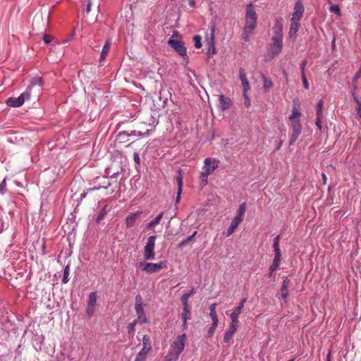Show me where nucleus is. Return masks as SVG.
Masks as SVG:
<instances>
[{
  "label": "nucleus",
  "mask_w": 361,
  "mask_h": 361,
  "mask_svg": "<svg viewBox=\"0 0 361 361\" xmlns=\"http://www.w3.org/2000/svg\"><path fill=\"white\" fill-rule=\"evenodd\" d=\"M69 272H70V267L68 265H67L65 267L64 271H63V277L62 279V282L63 283H66L68 281Z\"/></svg>",
  "instance_id": "nucleus-37"
},
{
  "label": "nucleus",
  "mask_w": 361,
  "mask_h": 361,
  "mask_svg": "<svg viewBox=\"0 0 361 361\" xmlns=\"http://www.w3.org/2000/svg\"><path fill=\"white\" fill-rule=\"evenodd\" d=\"M189 4L190 6L194 7L195 5V2L193 0H192L189 2Z\"/></svg>",
  "instance_id": "nucleus-64"
},
{
  "label": "nucleus",
  "mask_w": 361,
  "mask_h": 361,
  "mask_svg": "<svg viewBox=\"0 0 361 361\" xmlns=\"http://www.w3.org/2000/svg\"><path fill=\"white\" fill-rule=\"evenodd\" d=\"M194 293H195V291H194V289L192 288L188 293H185L184 295L188 296V298H190L194 294Z\"/></svg>",
  "instance_id": "nucleus-60"
},
{
  "label": "nucleus",
  "mask_w": 361,
  "mask_h": 361,
  "mask_svg": "<svg viewBox=\"0 0 361 361\" xmlns=\"http://www.w3.org/2000/svg\"><path fill=\"white\" fill-rule=\"evenodd\" d=\"M138 322H137L136 320H134L133 322H130L128 326V334L130 335H132L133 336L134 334H135V326L136 325V324Z\"/></svg>",
  "instance_id": "nucleus-39"
},
{
  "label": "nucleus",
  "mask_w": 361,
  "mask_h": 361,
  "mask_svg": "<svg viewBox=\"0 0 361 361\" xmlns=\"http://www.w3.org/2000/svg\"><path fill=\"white\" fill-rule=\"evenodd\" d=\"M30 99V87L23 92L18 97H9L6 100V104L12 107H19L22 106L26 100Z\"/></svg>",
  "instance_id": "nucleus-4"
},
{
  "label": "nucleus",
  "mask_w": 361,
  "mask_h": 361,
  "mask_svg": "<svg viewBox=\"0 0 361 361\" xmlns=\"http://www.w3.org/2000/svg\"><path fill=\"white\" fill-rule=\"evenodd\" d=\"M322 179H323L324 183V184H326V180H327L326 175V174H324V173H322Z\"/></svg>",
  "instance_id": "nucleus-62"
},
{
  "label": "nucleus",
  "mask_w": 361,
  "mask_h": 361,
  "mask_svg": "<svg viewBox=\"0 0 361 361\" xmlns=\"http://www.w3.org/2000/svg\"><path fill=\"white\" fill-rule=\"evenodd\" d=\"M219 106L222 111L228 109L232 104V100L222 94L219 96Z\"/></svg>",
  "instance_id": "nucleus-15"
},
{
  "label": "nucleus",
  "mask_w": 361,
  "mask_h": 361,
  "mask_svg": "<svg viewBox=\"0 0 361 361\" xmlns=\"http://www.w3.org/2000/svg\"><path fill=\"white\" fill-rule=\"evenodd\" d=\"M292 133L289 140V145H292L298 139L302 132V125H293L291 126Z\"/></svg>",
  "instance_id": "nucleus-12"
},
{
  "label": "nucleus",
  "mask_w": 361,
  "mask_h": 361,
  "mask_svg": "<svg viewBox=\"0 0 361 361\" xmlns=\"http://www.w3.org/2000/svg\"><path fill=\"white\" fill-rule=\"evenodd\" d=\"M290 284V281L286 278L283 281V283L281 288V291H286Z\"/></svg>",
  "instance_id": "nucleus-43"
},
{
  "label": "nucleus",
  "mask_w": 361,
  "mask_h": 361,
  "mask_svg": "<svg viewBox=\"0 0 361 361\" xmlns=\"http://www.w3.org/2000/svg\"><path fill=\"white\" fill-rule=\"evenodd\" d=\"M109 211H110V208L109 207V206L106 204L104 205V207L100 211V212L99 213V214L97 217V220H96L97 223H99L104 218V216L106 215V214Z\"/></svg>",
  "instance_id": "nucleus-27"
},
{
  "label": "nucleus",
  "mask_w": 361,
  "mask_h": 361,
  "mask_svg": "<svg viewBox=\"0 0 361 361\" xmlns=\"http://www.w3.org/2000/svg\"><path fill=\"white\" fill-rule=\"evenodd\" d=\"M257 14L252 3L246 6L245 16V24L243 29L242 39L245 42L250 41V37L257 26Z\"/></svg>",
  "instance_id": "nucleus-1"
},
{
  "label": "nucleus",
  "mask_w": 361,
  "mask_h": 361,
  "mask_svg": "<svg viewBox=\"0 0 361 361\" xmlns=\"http://www.w3.org/2000/svg\"><path fill=\"white\" fill-rule=\"evenodd\" d=\"M219 164V161L215 159L206 158L204 160V166L202 167V171L200 176L202 188L207 184L208 176L212 173L214 170L218 168Z\"/></svg>",
  "instance_id": "nucleus-2"
},
{
  "label": "nucleus",
  "mask_w": 361,
  "mask_h": 361,
  "mask_svg": "<svg viewBox=\"0 0 361 361\" xmlns=\"http://www.w3.org/2000/svg\"><path fill=\"white\" fill-rule=\"evenodd\" d=\"M245 212H246V205H245V203H242L240 207H239V209H238V214L237 216H235V217L238 219L240 221L242 222V221L243 220V218H244V216H245Z\"/></svg>",
  "instance_id": "nucleus-25"
},
{
  "label": "nucleus",
  "mask_w": 361,
  "mask_h": 361,
  "mask_svg": "<svg viewBox=\"0 0 361 361\" xmlns=\"http://www.w3.org/2000/svg\"><path fill=\"white\" fill-rule=\"evenodd\" d=\"M247 92H243V97H245V106L246 107H249L251 104L250 99L247 95Z\"/></svg>",
  "instance_id": "nucleus-46"
},
{
  "label": "nucleus",
  "mask_w": 361,
  "mask_h": 361,
  "mask_svg": "<svg viewBox=\"0 0 361 361\" xmlns=\"http://www.w3.org/2000/svg\"><path fill=\"white\" fill-rule=\"evenodd\" d=\"M142 346L152 349L151 340L148 335H145L142 337Z\"/></svg>",
  "instance_id": "nucleus-33"
},
{
  "label": "nucleus",
  "mask_w": 361,
  "mask_h": 361,
  "mask_svg": "<svg viewBox=\"0 0 361 361\" xmlns=\"http://www.w3.org/2000/svg\"><path fill=\"white\" fill-rule=\"evenodd\" d=\"M301 112L298 105L294 104L292 109V114L289 116V121L291 123V126L293 125H300V123Z\"/></svg>",
  "instance_id": "nucleus-10"
},
{
  "label": "nucleus",
  "mask_w": 361,
  "mask_h": 361,
  "mask_svg": "<svg viewBox=\"0 0 361 361\" xmlns=\"http://www.w3.org/2000/svg\"><path fill=\"white\" fill-rule=\"evenodd\" d=\"M109 49H110V42H109V40H106L103 48H102V51L100 58H99V61H102L103 60L105 59L106 56L109 54Z\"/></svg>",
  "instance_id": "nucleus-22"
},
{
  "label": "nucleus",
  "mask_w": 361,
  "mask_h": 361,
  "mask_svg": "<svg viewBox=\"0 0 361 361\" xmlns=\"http://www.w3.org/2000/svg\"><path fill=\"white\" fill-rule=\"evenodd\" d=\"M360 77H361V64H360L359 70L355 74V75L353 77V82H356L358 80V78H360Z\"/></svg>",
  "instance_id": "nucleus-53"
},
{
  "label": "nucleus",
  "mask_w": 361,
  "mask_h": 361,
  "mask_svg": "<svg viewBox=\"0 0 361 361\" xmlns=\"http://www.w3.org/2000/svg\"><path fill=\"white\" fill-rule=\"evenodd\" d=\"M110 185H111V183H110L109 182H108V181H107V182H106V183L104 185H103V186H98V187H96V186H95V187H94L93 188H91L90 190H99V189H101V188L106 189V188H108Z\"/></svg>",
  "instance_id": "nucleus-50"
},
{
  "label": "nucleus",
  "mask_w": 361,
  "mask_h": 361,
  "mask_svg": "<svg viewBox=\"0 0 361 361\" xmlns=\"http://www.w3.org/2000/svg\"><path fill=\"white\" fill-rule=\"evenodd\" d=\"M239 78L242 82L243 92H247L250 89V85L247 78L246 73L243 68H240L239 71Z\"/></svg>",
  "instance_id": "nucleus-13"
},
{
  "label": "nucleus",
  "mask_w": 361,
  "mask_h": 361,
  "mask_svg": "<svg viewBox=\"0 0 361 361\" xmlns=\"http://www.w3.org/2000/svg\"><path fill=\"white\" fill-rule=\"evenodd\" d=\"M97 302V293L96 292H92L89 294L87 305L91 306H95Z\"/></svg>",
  "instance_id": "nucleus-30"
},
{
  "label": "nucleus",
  "mask_w": 361,
  "mask_h": 361,
  "mask_svg": "<svg viewBox=\"0 0 361 361\" xmlns=\"http://www.w3.org/2000/svg\"><path fill=\"white\" fill-rule=\"evenodd\" d=\"M246 300H247L246 298H243V299H241V300L240 301V302H239L238 307H236V308L240 309V310H243Z\"/></svg>",
  "instance_id": "nucleus-52"
},
{
  "label": "nucleus",
  "mask_w": 361,
  "mask_h": 361,
  "mask_svg": "<svg viewBox=\"0 0 361 361\" xmlns=\"http://www.w3.org/2000/svg\"><path fill=\"white\" fill-rule=\"evenodd\" d=\"M91 9V3H89L87 6V13H89Z\"/></svg>",
  "instance_id": "nucleus-63"
},
{
  "label": "nucleus",
  "mask_w": 361,
  "mask_h": 361,
  "mask_svg": "<svg viewBox=\"0 0 361 361\" xmlns=\"http://www.w3.org/2000/svg\"><path fill=\"white\" fill-rule=\"evenodd\" d=\"M214 26L212 29V33H211V46L212 47V53L215 54V47L214 44Z\"/></svg>",
  "instance_id": "nucleus-48"
},
{
  "label": "nucleus",
  "mask_w": 361,
  "mask_h": 361,
  "mask_svg": "<svg viewBox=\"0 0 361 361\" xmlns=\"http://www.w3.org/2000/svg\"><path fill=\"white\" fill-rule=\"evenodd\" d=\"M142 214L141 211H137L134 213H131L129 214L126 219V227L130 228L133 226L135 223L137 217Z\"/></svg>",
  "instance_id": "nucleus-14"
},
{
  "label": "nucleus",
  "mask_w": 361,
  "mask_h": 361,
  "mask_svg": "<svg viewBox=\"0 0 361 361\" xmlns=\"http://www.w3.org/2000/svg\"><path fill=\"white\" fill-rule=\"evenodd\" d=\"M135 310L137 316L136 321L140 324L147 323L148 320L144 312L142 298L139 295L135 297Z\"/></svg>",
  "instance_id": "nucleus-6"
},
{
  "label": "nucleus",
  "mask_w": 361,
  "mask_h": 361,
  "mask_svg": "<svg viewBox=\"0 0 361 361\" xmlns=\"http://www.w3.org/2000/svg\"><path fill=\"white\" fill-rule=\"evenodd\" d=\"M163 212H161L158 216H157L154 219H153L148 224L147 228H153L157 225H158L161 221V219L163 217Z\"/></svg>",
  "instance_id": "nucleus-23"
},
{
  "label": "nucleus",
  "mask_w": 361,
  "mask_h": 361,
  "mask_svg": "<svg viewBox=\"0 0 361 361\" xmlns=\"http://www.w3.org/2000/svg\"><path fill=\"white\" fill-rule=\"evenodd\" d=\"M323 101L320 100L317 106V117H323Z\"/></svg>",
  "instance_id": "nucleus-34"
},
{
  "label": "nucleus",
  "mask_w": 361,
  "mask_h": 361,
  "mask_svg": "<svg viewBox=\"0 0 361 361\" xmlns=\"http://www.w3.org/2000/svg\"><path fill=\"white\" fill-rule=\"evenodd\" d=\"M136 135V131L134 130V131H132L130 134H128L127 132L126 131H123V132H121L119 133L118 135H117V137H116V140L118 141L119 142H126V139L128 138L130 135Z\"/></svg>",
  "instance_id": "nucleus-21"
},
{
  "label": "nucleus",
  "mask_w": 361,
  "mask_h": 361,
  "mask_svg": "<svg viewBox=\"0 0 361 361\" xmlns=\"http://www.w3.org/2000/svg\"><path fill=\"white\" fill-rule=\"evenodd\" d=\"M201 39L202 37L200 35H195L193 37V42L195 43V48L200 49L202 47Z\"/></svg>",
  "instance_id": "nucleus-38"
},
{
  "label": "nucleus",
  "mask_w": 361,
  "mask_h": 361,
  "mask_svg": "<svg viewBox=\"0 0 361 361\" xmlns=\"http://www.w3.org/2000/svg\"><path fill=\"white\" fill-rule=\"evenodd\" d=\"M151 350L152 349H150L149 348H147V347L145 348V347L142 346V349L138 353L137 355H140V356L147 358V355L151 351Z\"/></svg>",
  "instance_id": "nucleus-40"
},
{
  "label": "nucleus",
  "mask_w": 361,
  "mask_h": 361,
  "mask_svg": "<svg viewBox=\"0 0 361 361\" xmlns=\"http://www.w3.org/2000/svg\"><path fill=\"white\" fill-rule=\"evenodd\" d=\"M238 329V326H235L234 325H229V329L227 330L224 336V342L225 343H230V341L232 339L234 334L236 332Z\"/></svg>",
  "instance_id": "nucleus-16"
},
{
  "label": "nucleus",
  "mask_w": 361,
  "mask_h": 361,
  "mask_svg": "<svg viewBox=\"0 0 361 361\" xmlns=\"http://www.w3.org/2000/svg\"><path fill=\"white\" fill-rule=\"evenodd\" d=\"M307 65V61H303L300 64V69H301V75L305 74V68Z\"/></svg>",
  "instance_id": "nucleus-55"
},
{
  "label": "nucleus",
  "mask_w": 361,
  "mask_h": 361,
  "mask_svg": "<svg viewBox=\"0 0 361 361\" xmlns=\"http://www.w3.org/2000/svg\"><path fill=\"white\" fill-rule=\"evenodd\" d=\"M189 298L188 296H185L184 295L181 297L180 301L183 305V309H191L190 306L188 304Z\"/></svg>",
  "instance_id": "nucleus-36"
},
{
  "label": "nucleus",
  "mask_w": 361,
  "mask_h": 361,
  "mask_svg": "<svg viewBox=\"0 0 361 361\" xmlns=\"http://www.w3.org/2000/svg\"><path fill=\"white\" fill-rule=\"evenodd\" d=\"M295 11L293 13L291 20L299 21L304 13L305 8L301 1L298 0L296 1L294 7Z\"/></svg>",
  "instance_id": "nucleus-11"
},
{
  "label": "nucleus",
  "mask_w": 361,
  "mask_h": 361,
  "mask_svg": "<svg viewBox=\"0 0 361 361\" xmlns=\"http://www.w3.org/2000/svg\"><path fill=\"white\" fill-rule=\"evenodd\" d=\"M281 257V256L274 255V258L272 264L269 267V271H271V272H274L276 270H277L279 268Z\"/></svg>",
  "instance_id": "nucleus-26"
},
{
  "label": "nucleus",
  "mask_w": 361,
  "mask_h": 361,
  "mask_svg": "<svg viewBox=\"0 0 361 361\" xmlns=\"http://www.w3.org/2000/svg\"><path fill=\"white\" fill-rule=\"evenodd\" d=\"M156 236H149L144 248V258L146 260H152L154 259V247Z\"/></svg>",
  "instance_id": "nucleus-7"
},
{
  "label": "nucleus",
  "mask_w": 361,
  "mask_h": 361,
  "mask_svg": "<svg viewBox=\"0 0 361 361\" xmlns=\"http://www.w3.org/2000/svg\"><path fill=\"white\" fill-rule=\"evenodd\" d=\"M181 172V169H179L178 170V176L176 177V182L178 185V190H179V194H181L183 188V176Z\"/></svg>",
  "instance_id": "nucleus-29"
},
{
  "label": "nucleus",
  "mask_w": 361,
  "mask_h": 361,
  "mask_svg": "<svg viewBox=\"0 0 361 361\" xmlns=\"http://www.w3.org/2000/svg\"><path fill=\"white\" fill-rule=\"evenodd\" d=\"M273 248L275 253L274 255L281 256L279 244H273Z\"/></svg>",
  "instance_id": "nucleus-45"
},
{
  "label": "nucleus",
  "mask_w": 361,
  "mask_h": 361,
  "mask_svg": "<svg viewBox=\"0 0 361 361\" xmlns=\"http://www.w3.org/2000/svg\"><path fill=\"white\" fill-rule=\"evenodd\" d=\"M197 235V231H195L191 235L188 236L186 239L183 240L178 245V248H183L187 244L193 240L194 237Z\"/></svg>",
  "instance_id": "nucleus-28"
},
{
  "label": "nucleus",
  "mask_w": 361,
  "mask_h": 361,
  "mask_svg": "<svg viewBox=\"0 0 361 361\" xmlns=\"http://www.w3.org/2000/svg\"><path fill=\"white\" fill-rule=\"evenodd\" d=\"M179 355V354H177L174 353L173 350H170V351L166 356V361H176V360H178Z\"/></svg>",
  "instance_id": "nucleus-31"
},
{
  "label": "nucleus",
  "mask_w": 361,
  "mask_h": 361,
  "mask_svg": "<svg viewBox=\"0 0 361 361\" xmlns=\"http://www.w3.org/2000/svg\"><path fill=\"white\" fill-rule=\"evenodd\" d=\"M216 303H213L209 306V311H210L209 315H210L211 319L213 322H214V321H215V322H219L217 314L216 312Z\"/></svg>",
  "instance_id": "nucleus-24"
},
{
  "label": "nucleus",
  "mask_w": 361,
  "mask_h": 361,
  "mask_svg": "<svg viewBox=\"0 0 361 361\" xmlns=\"http://www.w3.org/2000/svg\"><path fill=\"white\" fill-rule=\"evenodd\" d=\"M168 44L182 56H186V48L182 41L169 39Z\"/></svg>",
  "instance_id": "nucleus-9"
},
{
  "label": "nucleus",
  "mask_w": 361,
  "mask_h": 361,
  "mask_svg": "<svg viewBox=\"0 0 361 361\" xmlns=\"http://www.w3.org/2000/svg\"><path fill=\"white\" fill-rule=\"evenodd\" d=\"M42 85V78L40 77H35V78H32L31 83L28 87H30V88H31L32 86H35V85L41 86Z\"/></svg>",
  "instance_id": "nucleus-35"
},
{
  "label": "nucleus",
  "mask_w": 361,
  "mask_h": 361,
  "mask_svg": "<svg viewBox=\"0 0 361 361\" xmlns=\"http://www.w3.org/2000/svg\"><path fill=\"white\" fill-rule=\"evenodd\" d=\"M262 78L264 82V88L265 91H268L271 87H272L273 83L270 79L267 78L264 75L262 77Z\"/></svg>",
  "instance_id": "nucleus-32"
},
{
  "label": "nucleus",
  "mask_w": 361,
  "mask_h": 361,
  "mask_svg": "<svg viewBox=\"0 0 361 361\" xmlns=\"http://www.w3.org/2000/svg\"><path fill=\"white\" fill-rule=\"evenodd\" d=\"M281 239V235H278L276 237L274 238L273 244H279Z\"/></svg>",
  "instance_id": "nucleus-58"
},
{
  "label": "nucleus",
  "mask_w": 361,
  "mask_h": 361,
  "mask_svg": "<svg viewBox=\"0 0 361 361\" xmlns=\"http://www.w3.org/2000/svg\"><path fill=\"white\" fill-rule=\"evenodd\" d=\"M191 309H183V312L181 314V318L183 319V326L184 329H186L188 327L187 322L190 319Z\"/></svg>",
  "instance_id": "nucleus-20"
},
{
  "label": "nucleus",
  "mask_w": 361,
  "mask_h": 361,
  "mask_svg": "<svg viewBox=\"0 0 361 361\" xmlns=\"http://www.w3.org/2000/svg\"><path fill=\"white\" fill-rule=\"evenodd\" d=\"M273 31L274 35L271 38V51L274 56H275L281 53L283 48L282 25L276 24L273 27Z\"/></svg>",
  "instance_id": "nucleus-3"
},
{
  "label": "nucleus",
  "mask_w": 361,
  "mask_h": 361,
  "mask_svg": "<svg viewBox=\"0 0 361 361\" xmlns=\"http://www.w3.org/2000/svg\"><path fill=\"white\" fill-rule=\"evenodd\" d=\"M353 98L355 102H356L357 106V112L358 116L361 118V102L359 100V99L353 94Z\"/></svg>",
  "instance_id": "nucleus-42"
},
{
  "label": "nucleus",
  "mask_w": 361,
  "mask_h": 361,
  "mask_svg": "<svg viewBox=\"0 0 361 361\" xmlns=\"http://www.w3.org/2000/svg\"><path fill=\"white\" fill-rule=\"evenodd\" d=\"M287 295H288V293H287V291L281 292V298H282L283 300H286V298H287Z\"/></svg>",
  "instance_id": "nucleus-61"
},
{
  "label": "nucleus",
  "mask_w": 361,
  "mask_h": 361,
  "mask_svg": "<svg viewBox=\"0 0 361 361\" xmlns=\"http://www.w3.org/2000/svg\"><path fill=\"white\" fill-rule=\"evenodd\" d=\"M6 187V181L4 180L0 184V192L1 194L4 193V188Z\"/></svg>",
  "instance_id": "nucleus-57"
},
{
  "label": "nucleus",
  "mask_w": 361,
  "mask_h": 361,
  "mask_svg": "<svg viewBox=\"0 0 361 361\" xmlns=\"http://www.w3.org/2000/svg\"><path fill=\"white\" fill-rule=\"evenodd\" d=\"M330 11L331 12H334L335 13H336L337 15L338 16H341V10H340V8L338 6V5H332L331 7H330Z\"/></svg>",
  "instance_id": "nucleus-44"
},
{
  "label": "nucleus",
  "mask_w": 361,
  "mask_h": 361,
  "mask_svg": "<svg viewBox=\"0 0 361 361\" xmlns=\"http://www.w3.org/2000/svg\"><path fill=\"white\" fill-rule=\"evenodd\" d=\"M133 158H134V161L137 164H140V157L138 155L137 153H134L133 154Z\"/></svg>",
  "instance_id": "nucleus-56"
},
{
  "label": "nucleus",
  "mask_w": 361,
  "mask_h": 361,
  "mask_svg": "<svg viewBox=\"0 0 361 361\" xmlns=\"http://www.w3.org/2000/svg\"><path fill=\"white\" fill-rule=\"evenodd\" d=\"M322 118H323V117H317V121H316L315 124L317 125V126L319 128V130H321L322 128Z\"/></svg>",
  "instance_id": "nucleus-54"
},
{
  "label": "nucleus",
  "mask_w": 361,
  "mask_h": 361,
  "mask_svg": "<svg viewBox=\"0 0 361 361\" xmlns=\"http://www.w3.org/2000/svg\"><path fill=\"white\" fill-rule=\"evenodd\" d=\"M186 341V334H183L179 335L176 340L173 342L171 345L170 350H173L174 353L180 355L185 348Z\"/></svg>",
  "instance_id": "nucleus-8"
},
{
  "label": "nucleus",
  "mask_w": 361,
  "mask_h": 361,
  "mask_svg": "<svg viewBox=\"0 0 361 361\" xmlns=\"http://www.w3.org/2000/svg\"><path fill=\"white\" fill-rule=\"evenodd\" d=\"M139 267L141 269L146 273L153 274L159 271L161 269L166 267V262H160L159 263H150L141 262H140Z\"/></svg>",
  "instance_id": "nucleus-5"
},
{
  "label": "nucleus",
  "mask_w": 361,
  "mask_h": 361,
  "mask_svg": "<svg viewBox=\"0 0 361 361\" xmlns=\"http://www.w3.org/2000/svg\"><path fill=\"white\" fill-rule=\"evenodd\" d=\"M242 313V310L238 308H235L233 311V312L231 314V322L230 323L231 325H234L235 326H238V317L239 315Z\"/></svg>",
  "instance_id": "nucleus-17"
},
{
  "label": "nucleus",
  "mask_w": 361,
  "mask_h": 361,
  "mask_svg": "<svg viewBox=\"0 0 361 361\" xmlns=\"http://www.w3.org/2000/svg\"><path fill=\"white\" fill-rule=\"evenodd\" d=\"M94 312V306H91V305H87V314L88 315L89 317H90L93 315Z\"/></svg>",
  "instance_id": "nucleus-47"
},
{
  "label": "nucleus",
  "mask_w": 361,
  "mask_h": 361,
  "mask_svg": "<svg viewBox=\"0 0 361 361\" xmlns=\"http://www.w3.org/2000/svg\"><path fill=\"white\" fill-rule=\"evenodd\" d=\"M299 21L291 20L290 30H289V36L290 37H295L296 33L298 32L300 27Z\"/></svg>",
  "instance_id": "nucleus-19"
},
{
  "label": "nucleus",
  "mask_w": 361,
  "mask_h": 361,
  "mask_svg": "<svg viewBox=\"0 0 361 361\" xmlns=\"http://www.w3.org/2000/svg\"><path fill=\"white\" fill-rule=\"evenodd\" d=\"M145 360H146V357H144L137 355L134 361H145Z\"/></svg>",
  "instance_id": "nucleus-59"
},
{
  "label": "nucleus",
  "mask_w": 361,
  "mask_h": 361,
  "mask_svg": "<svg viewBox=\"0 0 361 361\" xmlns=\"http://www.w3.org/2000/svg\"><path fill=\"white\" fill-rule=\"evenodd\" d=\"M302 82H303L304 87L306 90H308L310 86H309V83L307 82V78L305 76V74L302 75Z\"/></svg>",
  "instance_id": "nucleus-49"
},
{
  "label": "nucleus",
  "mask_w": 361,
  "mask_h": 361,
  "mask_svg": "<svg viewBox=\"0 0 361 361\" xmlns=\"http://www.w3.org/2000/svg\"><path fill=\"white\" fill-rule=\"evenodd\" d=\"M43 41L46 44H49L52 41V37L49 35H44L43 36Z\"/></svg>",
  "instance_id": "nucleus-51"
},
{
  "label": "nucleus",
  "mask_w": 361,
  "mask_h": 361,
  "mask_svg": "<svg viewBox=\"0 0 361 361\" xmlns=\"http://www.w3.org/2000/svg\"><path fill=\"white\" fill-rule=\"evenodd\" d=\"M217 325H218V322H212V326H210L209 331H208V333H207V335L209 337H212L217 327Z\"/></svg>",
  "instance_id": "nucleus-41"
},
{
  "label": "nucleus",
  "mask_w": 361,
  "mask_h": 361,
  "mask_svg": "<svg viewBox=\"0 0 361 361\" xmlns=\"http://www.w3.org/2000/svg\"><path fill=\"white\" fill-rule=\"evenodd\" d=\"M241 223L238 219H237L235 217H234L231 221V224L228 228L226 231V236L229 237L231 236L233 232L235 231V229L238 228L239 224Z\"/></svg>",
  "instance_id": "nucleus-18"
}]
</instances>
